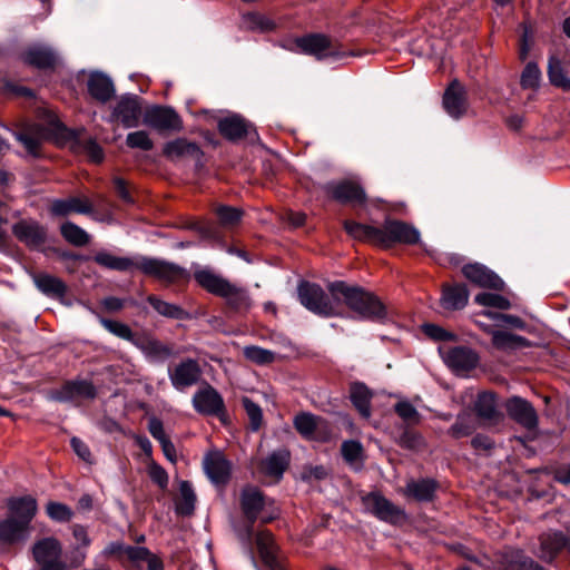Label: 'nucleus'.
I'll return each mask as SVG.
<instances>
[{
	"mask_svg": "<svg viewBox=\"0 0 570 570\" xmlns=\"http://www.w3.org/2000/svg\"><path fill=\"white\" fill-rule=\"evenodd\" d=\"M331 295L354 312L360 318L383 323L387 318V308L374 293L357 285H350L344 281L328 283Z\"/></svg>",
	"mask_w": 570,
	"mask_h": 570,
	"instance_id": "f257e3e1",
	"label": "nucleus"
},
{
	"mask_svg": "<svg viewBox=\"0 0 570 570\" xmlns=\"http://www.w3.org/2000/svg\"><path fill=\"white\" fill-rule=\"evenodd\" d=\"M163 154L171 161L193 159L197 164L202 163L204 156L203 150L196 142L189 141L185 138H177L166 142L163 148Z\"/></svg>",
	"mask_w": 570,
	"mask_h": 570,
	"instance_id": "b1692460",
	"label": "nucleus"
},
{
	"mask_svg": "<svg viewBox=\"0 0 570 570\" xmlns=\"http://www.w3.org/2000/svg\"><path fill=\"white\" fill-rule=\"evenodd\" d=\"M45 132L46 130L42 125L33 124L24 126L17 131L16 138L24 146L29 154L37 156Z\"/></svg>",
	"mask_w": 570,
	"mask_h": 570,
	"instance_id": "c9c22d12",
	"label": "nucleus"
},
{
	"mask_svg": "<svg viewBox=\"0 0 570 570\" xmlns=\"http://www.w3.org/2000/svg\"><path fill=\"white\" fill-rule=\"evenodd\" d=\"M539 542V557L544 561H552L562 549L569 552V537L561 531L543 532Z\"/></svg>",
	"mask_w": 570,
	"mask_h": 570,
	"instance_id": "a878e982",
	"label": "nucleus"
},
{
	"mask_svg": "<svg viewBox=\"0 0 570 570\" xmlns=\"http://www.w3.org/2000/svg\"><path fill=\"white\" fill-rule=\"evenodd\" d=\"M324 190L334 200L352 207L364 206L367 202L364 188L354 180L328 183L324 186Z\"/></svg>",
	"mask_w": 570,
	"mask_h": 570,
	"instance_id": "9b49d317",
	"label": "nucleus"
},
{
	"mask_svg": "<svg viewBox=\"0 0 570 570\" xmlns=\"http://www.w3.org/2000/svg\"><path fill=\"white\" fill-rule=\"evenodd\" d=\"M420 233L412 225L396 219H387L381 227V247L389 248L394 244H416Z\"/></svg>",
	"mask_w": 570,
	"mask_h": 570,
	"instance_id": "9d476101",
	"label": "nucleus"
},
{
	"mask_svg": "<svg viewBox=\"0 0 570 570\" xmlns=\"http://www.w3.org/2000/svg\"><path fill=\"white\" fill-rule=\"evenodd\" d=\"M202 376L199 363L193 358L179 362L173 371H169L171 385L179 391L195 385Z\"/></svg>",
	"mask_w": 570,
	"mask_h": 570,
	"instance_id": "aec40b11",
	"label": "nucleus"
},
{
	"mask_svg": "<svg viewBox=\"0 0 570 570\" xmlns=\"http://www.w3.org/2000/svg\"><path fill=\"white\" fill-rule=\"evenodd\" d=\"M443 108L454 119H460L468 110L465 88L456 79L452 80L443 95Z\"/></svg>",
	"mask_w": 570,
	"mask_h": 570,
	"instance_id": "4be33fe9",
	"label": "nucleus"
},
{
	"mask_svg": "<svg viewBox=\"0 0 570 570\" xmlns=\"http://www.w3.org/2000/svg\"><path fill=\"white\" fill-rule=\"evenodd\" d=\"M112 183L118 197L126 204H132L134 198L129 191L126 180L121 177H116L114 178Z\"/></svg>",
	"mask_w": 570,
	"mask_h": 570,
	"instance_id": "338daca9",
	"label": "nucleus"
},
{
	"mask_svg": "<svg viewBox=\"0 0 570 570\" xmlns=\"http://www.w3.org/2000/svg\"><path fill=\"white\" fill-rule=\"evenodd\" d=\"M438 489V484L432 479L412 480L407 482L404 493L416 501H432Z\"/></svg>",
	"mask_w": 570,
	"mask_h": 570,
	"instance_id": "58836bf2",
	"label": "nucleus"
},
{
	"mask_svg": "<svg viewBox=\"0 0 570 570\" xmlns=\"http://www.w3.org/2000/svg\"><path fill=\"white\" fill-rule=\"evenodd\" d=\"M365 512L381 521L397 524L405 519V512L377 491L366 493L361 498Z\"/></svg>",
	"mask_w": 570,
	"mask_h": 570,
	"instance_id": "423d86ee",
	"label": "nucleus"
},
{
	"mask_svg": "<svg viewBox=\"0 0 570 570\" xmlns=\"http://www.w3.org/2000/svg\"><path fill=\"white\" fill-rule=\"evenodd\" d=\"M242 403L249 419L250 429L258 431L263 422L262 409L249 397H243Z\"/></svg>",
	"mask_w": 570,
	"mask_h": 570,
	"instance_id": "13d9d810",
	"label": "nucleus"
},
{
	"mask_svg": "<svg viewBox=\"0 0 570 570\" xmlns=\"http://www.w3.org/2000/svg\"><path fill=\"white\" fill-rule=\"evenodd\" d=\"M8 517L0 521V541L14 544L24 541L30 532V523L37 513V501L32 497L8 500Z\"/></svg>",
	"mask_w": 570,
	"mask_h": 570,
	"instance_id": "f03ea898",
	"label": "nucleus"
},
{
	"mask_svg": "<svg viewBox=\"0 0 570 570\" xmlns=\"http://www.w3.org/2000/svg\"><path fill=\"white\" fill-rule=\"evenodd\" d=\"M109 551L117 556L121 562L128 561L136 568H140L141 563L146 561L151 552L146 547L129 546L119 542L111 543Z\"/></svg>",
	"mask_w": 570,
	"mask_h": 570,
	"instance_id": "7c9ffc66",
	"label": "nucleus"
},
{
	"mask_svg": "<svg viewBox=\"0 0 570 570\" xmlns=\"http://www.w3.org/2000/svg\"><path fill=\"white\" fill-rule=\"evenodd\" d=\"M474 410L479 417L493 420L498 416L497 397L494 393L482 392L478 395Z\"/></svg>",
	"mask_w": 570,
	"mask_h": 570,
	"instance_id": "37998d69",
	"label": "nucleus"
},
{
	"mask_svg": "<svg viewBox=\"0 0 570 570\" xmlns=\"http://www.w3.org/2000/svg\"><path fill=\"white\" fill-rule=\"evenodd\" d=\"M88 91L92 98L105 104L115 95V87L107 76L92 73L88 79Z\"/></svg>",
	"mask_w": 570,
	"mask_h": 570,
	"instance_id": "f704fd0d",
	"label": "nucleus"
},
{
	"mask_svg": "<svg viewBox=\"0 0 570 570\" xmlns=\"http://www.w3.org/2000/svg\"><path fill=\"white\" fill-rule=\"evenodd\" d=\"M219 224L226 228L235 227L243 217V210L237 207L219 205L214 209Z\"/></svg>",
	"mask_w": 570,
	"mask_h": 570,
	"instance_id": "09e8293b",
	"label": "nucleus"
},
{
	"mask_svg": "<svg viewBox=\"0 0 570 570\" xmlns=\"http://www.w3.org/2000/svg\"><path fill=\"white\" fill-rule=\"evenodd\" d=\"M94 261L99 266L112 271L128 272L132 268H137V263L134 259L129 257H119L106 250L98 252L94 256Z\"/></svg>",
	"mask_w": 570,
	"mask_h": 570,
	"instance_id": "ea45409f",
	"label": "nucleus"
},
{
	"mask_svg": "<svg viewBox=\"0 0 570 570\" xmlns=\"http://www.w3.org/2000/svg\"><path fill=\"white\" fill-rule=\"evenodd\" d=\"M508 415L525 430L532 431L538 426L535 409L527 400L513 396L505 403Z\"/></svg>",
	"mask_w": 570,
	"mask_h": 570,
	"instance_id": "6ab92c4d",
	"label": "nucleus"
},
{
	"mask_svg": "<svg viewBox=\"0 0 570 570\" xmlns=\"http://www.w3.org/2000/svg\"><path fill=\"white\" fill-rule=\"evenodd\" d=\"M373 393L361 382H354L350 386V399L352 404L363 417L371 416V401Z\"/></svg>",
	"mask_w": 570,
	"mask_h": 570,
	"instance_id": "e433bc0d",
	"label": "nucleus"
},
{
	"mask_svg": "<svg viewBox=\"0 0 570 570\" xmlns=\"http://www.w3.org/2000/svg\"><path fill=\"white\" fill-rule=\"evenodd\" d=\"M476 430L475 420L470 413H460L454 424L448 430L453 439H461L471 435Z\"/></svg>",
	"mask_w": 570,
	"mask_h": 570,
	"instance_id": "c03bdc74",
	"label": "nucleus"
},
{
	"mask_svg": "<svg viewBox=\"0 0 570 570\" xmlns=\"http://www.w3.org/2000/svg\"><path fill=\"white\" fill-rule=\"evenodd\" d=\"M48 517L58 522H68L71 520L73 512L63 503L50 501L46 505Z\"/></svg>",
	"mask_w": 570,
	"mask_h": 570,
	"instance_id": "4d7b16f0",
	"label": "nucleus"
},
{
	"mask_svg": "<svg viewBox=\"0 0 570 570\" xmlns=\"http://www.w3.org/2000/svg\"><path fill=\"white\" fill-rule=\"evenodd\" d=\"M548 77L553 86L570 90V78L566 75L561 61L554 56L549 58Z\"/></svg>",
	"mask_w": 570,
	"mask_h": 570,
	"instance_id": "a18cd8bd",
	"label": "nucleus"
},
{
	"mask_svg": "<svg viewBox=\"0 0 570 570\" xmlns=\"http://www.w3.org/2000/svg\"><path fill=\"white\" fill-rule=\"evenodd\" d=\"M137 269L166 285L185 283L190 277L186 268L159 258L142 257L137 262Z\"/></svg>",
	"mask_w": 570,
	"mask_h": 570,
	"instance_id": "39448f33",
	"label": "nucleus"
},
{
	"mask_svg": "<svg viewBox=\"0 0 570 570\" xmlns=\"http://www.w3.org/2000/svg\"><path fill=\"white\" fill-rule=\"evenodd\" d=\"M541 70L535 62H528L521 73L520 85L523 89L535 90L540 86Z\"/></svg>",
	"mask_w": 570,
	"mask_h": 570,
	"instance_id": "864d4df0",
	"label": "nucleus"
},
{
	"mask_svg": "<svg viewBox=\"0 0 570 570\" xmlns=\"http://www.w3.org/2000/svg\"><path fill=\"white\" fill-rule=\"evenodd\" d=\"M126 144L130 148H138L145 151L151 150L154 142L145 130L134 131L127 135Z\"/></svg>",
	"mask_w": 570,
	"mask_h": 570,
	"instance_id": "052dcab7",
	"label": "nucleus"
},
{
	"mask_svg": "<svg viewBox=\"0 0 570 570\" xmlns=\"http://www.w3.org/2000/svg\"><path fill=\"white\" fill-rule=\"evenodd\" d=\"M474 302L481 306L495 307L503 311L511 307V303L507 297L495 293H479L475 295Z\"/></svg>",
	"mask_w": 570,
	"mask_h": 570,
	"instance_id": "5fc2aeb1",
	"label": "nucleus"
},
{
	"mask_svg": "<svg viewBox=\"0 0 570 570\" xmlns=\"http://www.w3.org/2000/svg\"><path fill=\"white\" fill-rule=\"evenodd\" d=\"M32 556L38 570H68L67 563L62 560V548L55 538H45L37 541L32 547Z\"/></svg>",
	"mask_w": 570,
	"mask_h": 570,
	"instance_id": "0eeeda50",
	"label": "nucleus"
},
{
	"mask_svg": "<svg viewBox=\"0 0 570 570\" xmlns=\"http://www.w3.org/2000/svg\"><path fill=\"white\" fill-rule=\"evenodd\" d=\"M12 234L29 247H38L46 242L47 232L35 220H20L12 226Z\"/></svg>",
	"mask_w": 570,
	"mask_h": 570,
	"instance_id": "393cba45",
	"label": "nucleus"
},
{
	"mask_svg": "<svg viewBox=\"0 0 570 570\" xmlns=\"http://www.w3.org/2000/svg\"><path fill=\"white\" fill-rule=\"evenodd\" d=\"M301 303L311 312L321 316L336 315L335 306L320 285L303 282L298 286Z\"/></svg>",
	"mask_w": 570,
	"mask_h": 570,
	"instance_id": "1a4fd4ad",
	"label": "nucleus"
},
{
	"mask_svg": "<svg viewBox=\"0 0 570 570\" xmlns=\"http://www.w3.org/2000/svg\"><path fill=\"white\" fill-rule=\"evenodd\" d=\"M445 364L456 373L469 372L479 363L478 354L470 347L455 346L442 352Z\"/></svg>",
	"mask_w": 570,
	"mask_h": 570,
	"instance_id": "5701e85b",
	"label": "nucleus"
},
{
	"mask_svg": "<svg viewBox=\"0 0 570 570\" xmlns=\"http://www.w3.org/2000/svg\"><path fill=\"white\" fill-rule=\"evenodd\" d=\"M60 233L73 246H85L90 240L87 232L71 222L63 223L60 227Z\"/></svg>",
	"mask_w": 570,
	"mask_h": 570,
	"instance_id": "49530a36",
	"label": "nucleus"
},
{
	"mask_svg": "<svg viewBox=\"0 0 570 570\" xmlns=\"http://www.w3.org/2000/svg\"><path fill=\"white\" fill-rule=\"evenodd\" d=\"M341 452L344 460L352 463L361 458L363 448L358 441L348 440L342 443Z\"/></svg>",
	"mask_w": 570,
	"mask_h": 570,
	"instance_id": "69168bd1",
	"label": "nucleus"
},
{
	"mask_svg": "<svg viewBox=\"0 0 570 570\" xmlns=\"http://www.w3.org/2000/svg\"><path fill=\"white\" fill-rule=\"evenodd\" d=\"M100 324L111 334L115 336L122 338L125 341L130 342L131 344H136L139 336L134 334L131 328L119 321L108 320V318H101Z\"/></svg>",
	"mask_w": 570,
	"mask_h": 570,
	"instance_id": "de8ad7c7",
	"label": "nucleus"
},
{
	"mask_svg": "<svg viewBox=\"0 0 570 570\" xmlns=\"http://www.w3.org/2000/svg\"><path fill=\"white\" fill-rule=\"evenodd\" d=\"M296 431L308 441H327L331 436L327 422L312 413L302 412L293 421Z\"/></svg>",
	"mask_w": 570,
	"mask_h": 570,
	"instance_id": "2eb2a0df",
	"label": "nucleus"
},
{
	"mask_svg": "<svg viewBox=\"0 0 570 570\" xmlns=\"http://www.w3.org/2000/svg\"><path fill=\"white\" fill-rule=\"evenodd\" d=\"M144 124L158 131H180L183 120L170 107L154 106L144 112Z\"/></svg>",
	"mask_w": 570,
	"mask_h": 570,
	"instance_id": "dca6fc26",
	"label": "nucleus"
},
{
	"mask_svg": "<svg viewBox=\"0 0 570 570\" xmlns=\"http://www.w3.org/2000/svg\"><path fill=\"white\" fill-rule=\"evenodd\" d=\"M97 395V390L92 382L87 380H75L65 382L59 389H52L48 392L51 401L66 403L78 399L92 400Z\"/></svg>",
	"mask_w": 570,
	"mask_h": 570,
	"instance_id": "ddd939ff",
	"label": "nucleus"
},
{
	"mask_svg": "<svg viewBox=\"0 0 570 570\" xmlns=\"http://www.w3.org/2000/svg\"><path fill=\"white\" fill-rule=\"evenodd\" d=\"M243 354L248 361L257 365H267L275 361L274 352L256 345L245 346Z\"/></svg>",
	"mask_w": 570,
	"mask_h": 570,
	"instance_id": "8fccbe9b",
	"label": "nucleus"
},
{
	"mask_svg": "<svg viewBox=\"0 0 570 570\" xmlns=\"http://www.w3.org/2000/svg\"><path fill=\"white\" fill-rule=\"evenodd\" d=\"M394 411L404 422L409 424L420 423L421 415L409 401L397 402L394 405Z\"/></svg>",
	"mask_w": 570,
	"mask_h": 570,
	"instance_id": "bf43d9fd",
	"label": "nucleus"
},
{
	"mask_svg": "<svg viewBox=\"0 0 570 570\" xmlns=\"http://www.w3.org/2000/svg\"><path fill=\"white\" fill-rule=\"evenodd\" d=\"M191 402L197 413L206 416H216L223 423H226L227 411L224 399L212 385L206 384L197 390Z\"/></svg>",
	"mask_w": 570,
	"mask_h": 570,
	"instance_id": "6e6552de",
	"label": "nucleus"
},
{
	"mask_svg": "<svg viewBox=\"0 0 570 570\" xmlns=\"http://www.w3.org/2000/svg\"><path fill=\"white\" fill-rule=\"evenodd\" d=\"M469 301V291L465 285L455 284L443 287L441 305L445 309L455 311L463 308Z\"/></svg>",
	"mask_w": 570,
	"mask_h": 570,
	"instance_id": "72a5a7b5",
	"label": "nucleus"
},
{
	"mask_svg": "<svg viewBox=\"0 0 570 570\" xmlns=\"http://www.w3.org/2000/svg\"><path fill=\"white\" fill-rule=\"evenodd\" d=\"M240 508L246 521L243 523H235L234 530L238 540L244 544L254 566L256 567L257 562L252 548L254 523L257 519H259L262 523H268L275 519V515L264 511L265 498L263 493L254 487H247L243 489L240 493Z\"/></svg>",
	"mask_w": 570,
	"mask_h": 570,
	"instance_id": "7ed1b4c3",
	"label": "nucleus"
},
{
	"mask_svg": "<svg viewBox=\"0 0 570 570\" xmlns=\"http://www.w3.org/2000/svg\"><path fill=\"white\" fill-rule=\"evenodd\" d=\"M295 42L302 52L314 56L318 60L327 57L341 58L345 56L344 52L335 49L331 38L324 33H309L297 38Z\"/></svg>",
	"mask_w": 570,
	"mask_h": 570,
	"instance_id": "f8f14e48",
	"label": "nucleus"
},
{
	"mask_svg": "<svg viewBox=\"0 0 570 570\" xmlns=\"http://www.w3.org/2000/svg\"><path fill=\"white\" fill-rule=\"evenodd\" d=\"M208 479L217 487H225L232 475V463L220 451L208 452L203 460Z\"/></svg>",
	"mask_w": 570,
	"mask_h": 570,
	"instance_id": "a211bd4d",
	"label": "nucleus"
},
{
	"mask_svg": "<svg viewBox=\"0 0 570 570\" xmlns=\"http://www.w3.org/2000/svg\"><path fill=\"white\" fill-rule=\"evenodd\" d=\"M148 475L161 490L168 487V474L166 470L154 460L148 464Z\"/></svg>",
	"mask_w": 570,
	"mask_h": 570,
	"instance_id": "e2e57ef3",
	"label": "nucleus"
},
{
	"mask_svg": "<svg viewBox=\"0 0 570 570\" xmlns=\"http://www.w3.org/2000/svg\"><path fill=\"white\" fill-rule=\"evenodd\" d=\"M135 346L138 347L148 358L157 362H163L174 355V348L171 345L165 344L150 335L139 336Z\"/></svg>",
	"mask_w": 570,
	"mask_h": 570,
	"instance_id": "cd10ccee",
	"label": "nucleus"
},
{
	"mask_svg": "<svg viewBox=\"0 0 570 570\" xmlns=\"http://www.w3.org/2000/svg\"><path fill=\"white\" fill-rule=\"evenodd\" d=\"M249 127V122L238 115L222 118L217 125L219 134L230 141H237L245 138L248 134Z\"/></svg>",
	"mask_w": 570,
	"mask_h": 570,
	"instance_id": "c756f323",
	"label": "nucleus"
},
{
	"mask_svg": "<svg viewBox=\"0 0 570 570\" xmlns=\"http://www.w3.org/2000/svg\"><path fill=\"white\" fill-rule=\"evenodd\" d=\"M492 335V344L500 350L513 347L517 345H523L525 338L522 336L505 332V331H493Z\"/></svg>",
	"mask_w": 570,
	"mask_h": 570,
	"instance_id": "6e6d98bb",
	"label": "nucleus"
},
{
	"mask_svg": "<svg viewBox=\"0 0 570 570\" xmlns=\"http://www.w3.org/2000/svg\"><path fill=\"white\" fill-rule=\"evenodd\" d=\"M32 281L36 287L48 297L62 298L67 293L66 283L59 277L48 273H35Z\"/></svg>",
	"mask_w": 570,
	"mask_h": 570,
	"instance_id": "2f4dec72",
	"label": "nucleus"
},
{
	"mask_svg": "<svg viewBox=\"0 0 570 570\" xmlns=\"http://www.w3.org/2000/svg\"><path fill=\"white\" fill-rule=\"evenodd\" d=\"M194 278L206 292L225 299L227 306L235 312H246L250 307V298L245 288L230 283L227 278L215 274L208 268L195 271Z\"/></svg>",
	"mask_w": 570,
	"mask_h": 570,
	"instance_id": "20e7f679",
	"label": "nucleus"
},
{
	"mask_svg": "<svg viewBox=\"0 0 570 570\" xmlns=\"http://www.w3.org/2000/svg\"><path fill=\"white\" fill-rule=\"evenodd\" d=\"M255 543L263 564L268 570H286L275 538L268 530L258 531Z\"/></svg>",
	"mask_w": 570,
	"mask_h": 570,
	"instance_id": "f3484780",
	"label": "nucleus"
},
{
	"mask_svg": "<svg viewBox=\"0 0 570 570\" xmlns=\"http://www.w3.org/2000/svg\"><path fill=\"white\" fill-rule=\"evenodd\" d=\"M148 431L154 439H156L159 443L169 439L164 430L163 422L157 417H151L148 422Z\"/></svg>",
	"mask_w": 570,
	"mask_h": 570,
	"instance_id": "774afa93",
	"label": "nucleus"
},
{
	"mask_svg": "<svg viewBox=\"0 0 570 570\" xmlns=\"http://www.w3.org/2000/svg\"><path fill=\"white\" fill-rule=\"evenodd\" d=\"M479 316L488 317L489 320L494 321V322H502L504 324L511 325L517 328H522L524 325L523 321L519 316H515V315L501 314V313L491 312V311H483L482 313L479 314Z\"/></svg>",
	"mask_w": 570,
	"mask_h": 570,
	"instance_id": "0e129e2a",
	"label": "nucleus"
},
{
	"mask_svg": "<svg viewBox=\"0 0 570 570\" xmlns=\"http://www.w3.org/2000/svg\"><path fill=\"white\" fill-rule=\"evenodd\" d=\"M289 463V452L286 450L274 451L261 462V471L268 475L281 478Z\"/></svg>",
	"mask_w": 570,
	"mask_h": 570,
	"instance_id": "4c0bfd02",
	"label": "nucleus"
},
{
	"mask_svg": "<svg viewBox=\"0 0 570 570\" xmlns=\"http://www.w3.org/2000/svg\"><path fill=\"white\" fill-rule=\"evenodd\" d=\"M501 570H543V568L522 551L513 550L505 556Z\"/></svg>",
	"mask_w": 570,
	"mask_h": 570,
	"instance_id": "79ce46f5",
	"label": "nucleus"
},
{
	"mask_svg": "<svg viewBox=\"0 0 570 570\" xmlns=\"http://www.w3.org/2000/svg\"><path fill=\"white\" fill-rule=\"evenodd\" d=\"M462 274L471 283L482 288L502 291L504 287V282L493 271L480 263L464 265Z\"/></svg>",
	"mask_w": 570,
	"mask_h": 570,
	"instance_id": "412c9836",
	"label": "nucleus"
},
{
	"mask_svg": "<svg viewBox=\"0 0 570 570\" xmlns=\"http://www.w3.org/2000/svg\"><path fill=\"white\" fill-rule=\"evenodd\" d=\"M396 443L406 450L419 452L425 448V440L419 432L404 429L403 433L396 440Z\"/></svg>",
	"mask_w": 570,
	"mask_h": 570,
	"instance_id": "3c124183",
	"label": "nucleus"
},
{
	"mask_svg": "<svg viewBox=\"0 0 570 570\" xmlns=\"http://www.w3.org/2000/svg\"><path fill=\"white\" fill-rule=\"evenodd\" d=\"M422 332L435 342H452L456 340V335L435 324H423Z\"/></svg>",
	"mask_w": 570,
	"mask_h": 570,
	"instance_id": "680f3d73",
	"label": "nucleus"
},
{
	"mask_svg": "<svg viewBox=\"0 0 570 570\" xmlns=\"http://www.w3.org/2000/svg\"><path fill=\"white\" fill-rule=\"evenodd\" d=\"M50 212L56 216H67L71 213L89 215L92 213V204L86 197L56 199L51 204Z\"/></svg>",
	"mask_w": 570,
	"mask_h": 570,
	"instance_id": "c85d7f7f",
	"label": "nucleus"
},
{
	"mask_svg": "<svg viewBox=\"0 0 570 570\" xmlns=\"http://www.w3.org/2000/svg\"><path fill=\"white\" fill-rule=\"evenodd\" d=\"M147 302L153 306V308L161 316L173 318V320H186L188 318V313L181 308L179 305L168 303L163 301L160 297L156 295L147 296Z\"/></svg>",
	"mask_w": 570,
	"mask_h": 570,
	"instance_id": "a19ab883",
	"label": "nucleus"
},
{
	"mask_svg": "<svg viewBox=\"0 0 570 570\" xmlns=\"http://www.w3.org/2000/svg\"><path fill=\"white\" fill-rule=\"evenodd\" d=\"M344 229L353 239L370 243L381 247V227L361 224L355 220H345Z\"/></svg>",
	"mask_w": 570,
	"mask_h": 570,
	"instance_id": "473e14b6",
	"label": "nucleus"
},
{
	"mask_svg": "<svg viewBox=\"0 0 570 570\" xmlns=\"http://www.w3.org/2000/svg\"><path fill=\"white\" fill-rule=\"evenodd\" d=\"M180 503L178 510L181 514H190L194 511L196 494L189 481H181L179 484Z\"/></svg>",
	"mask_w": 570,
	"mask_h": 570,
	"instance_id": "603ef678",
	"label": "nucleus"
},
{
	"mask_svg": "<svg viewBox=\"0 0 570 570\" xmlns=\"http://www.w3.org/2000/svg\"><path fill=\"white\" fill-rule=\"evenodd\" d=\"M57 58V53L51 47L41 43L29 46L22 53L23 62L38 69L53 68Z\"/></svg>",
	"mask_w": 570,
	"mask_h": 570,
	"instance_id": "bb28decb",
	"label": "nucleus"
},
{
	"mask_svg": "<svg viewBox=\"0 0 570 570\" xmlns=\"http://www.w3.org/2000/svg\"><path fill=\"white\" fill-rule=\"evenodd\" d=\"M141 116L142 108L139 97L124 95L116 102L110 118L111 121H117L125 128H134L139 125Z\"/></svg>",
	"mask_w": 570,
	"mask_h": 570,
	"instance_id": "4468645a",
	"label": "nucleus"
}]
</instances>
